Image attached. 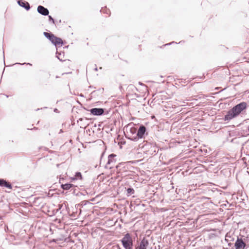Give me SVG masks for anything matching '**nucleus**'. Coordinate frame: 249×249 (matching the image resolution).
<instances>
[{
	"label": "nucleus",
	"instance_id": "20e7f679",
	"mask_svg": "<svg viewBox=\"0 0 249 249\" xmlns=\"http://www.w3.org/2000/svg\"><path fill=\"white\" fill-rule=\"evenodd\" d=\"M124 247L125 249H132L133 246L132 239L129 233L126 234L121 240Z\"/></svg>",
	"mask_w": 249,
	"mask_h": 249
},
{
	"label": "nucleus",
	"instance_id": "9d476101",
	"mask_svg": "<svg viewBox=\"0 0 249 249\" xmlns=\"http://www.w3.org/2000/svg\"><path fill=\"white\" fill-rule=\"evenodd\" d=\"M149 242L147 239L143 238L140 243L139 249H147Z\"/></svg>",
	"mask_w": 249,
	"mask_h": 249
},
{
	"label": "nucleus",
	"instance_id": "ddd939ff",
	"mask_svg": "<svg viewBox=\"0 0 249 249\" xmlns=\"http://www.w3.org/2000/svg\"><path fill=\"white\" fill-rule=\"evenodd\" d=\"M0 186L6 187L10 189H12L11 184L3 179H0Z\"/></svg>",
	"mask_w": 249,
	"mask_h": 249
},
{
	"label": "nucleus",
	"instance_id": "4468645a",
	"mask_svg": "<svg viewBox=\"0 0 249 249\" xmlns=\"http://www.w3.org/2000/svg\"><path fill=\"white\" fill-rule=\"evenodd\" d=\"M73 186V185L70 183H66L61 185V188L64 190H68Z\"/></svg>",
	"mask_w": 249,
	"mask_h": 249
},
{
	"label": "nucleus",
	"instance_id": "f257e3e1",
	"mask_svg": "<svg viewBox=\"0 0 249 249\" xmlns=\"http://www.w3.org/2000/svg\"><path fill=\"white\" fill-rule=\"evenodd\" d=\"M247 104L245 102H243L237 105L228 111L227 114L225 116V121H229L236 117L243 110H245L247 108Z\"/></svg>",
	"mask_w": 249,
	"mask_h": 249
},
{
	"label": "nucleus",
	"instance_id": "6ab92c4d",
	"mask_svg": "<svg viewBox=\"0 0 249 249\" xmlns=\"http://www.w3.org/2000/svg\"><path fill=\"white\" fill-rule=\"evenodd\" d=\"M249 131V129H248Z\"/></svg>",
	"mask_w": 249,
	"mask_h": 249
},
{
	"label": "nucleus",
	"instance_id": "dca6fc26",
	"mask_svg": "<svg viewBox=\"0 0 249 249\" xmlns=\"http://www.w3.org/2000/svg\"><path fill=\"white\" fill-rule=\"evenodd\" d=\"M78 178L80 179H82V178L81 174L80 172H77L76 173L75 176V178H74V179H78Z\"/></svg>",
	"mask_w": 249,
	"mask_h": 249
},
{
	"label": "nucleus",
	"instance_id": "2eb2a0df",
	"mask_svg": "<svg viewBox=\"0 0 249 249\" xmlns=\"http://www.w3.org/2000/svg\"><path fill=\"white\" fill-rule=\"evenodd\" d=\"M101 12L103 13L107 14L108 16H110L111 13L109 9H107V7L102 8L101 9Z\"/></svg>",
	"mask_w": 249,
	"mask_h": 249
},
{
	"label": "nucleus",
	"instance_id": "9b49d317",
	"mask_svg": "<svg viewBox=\"0 0 249 249\" xmlns=\"http://www.w3.org/2000/svg\"><path fill=\"white\" fill-rule=\"evenodd\" d=\"M146 131V128L144 126H141L137 132V136L139 138H142Z\"/></svg>",
	"mask_w": 249,
	"mask_h": 249
},
{
	"label": "nucleus",
	"instance_id": "7ed1b4c3",
	"mask_svg": "<svg viewBox=\"0 0 249 249\" xmlns=\"http://www.w3.org/2000/svg\"><path fill=\"white\" fill-rule=\"evenodd\" d=\"M44 36L55 45L56 47H60L63 44V41L60 38L55 36L54 35L47 32L44 33Z\"/></svg>",
	"mask_w": 249,
	"mask_h": 249
},
{
	"label": "nucleus",
	"instance_id": "f3484780",
	"mask_svg": "<svg viewBox=\"0 0 249 249\" xmlns=\"http://www.w3.org/2000/svg\"><path fill=\"white\" fill-rule=\"evenodd\" d=\"M49 18L50 20H52V21H53V22L54 23V20H53V19L51 17V16H49Z\"/></svg>",
	"mask_w": 249,
	"mask_h": 249
},
{
	"label": "nucleus",
	"instance_id": "1a4fd4ad",
	"mask_svg": "<svg viewBox=\"0 0 249 249\" xmlns=\"http://www.w3.org/2000/svg\"><path fill=\"white\" fill-rule=\"evenodd\" d=\"M37 11L40 14L46 16L49 14V11L47 9L45 8L42 6H38L37 7Z\"/></svg>",
	"mask_w": 249,
	"mask_h": 249
},
{
	"label": "nucleus",
	"instance_id": "6e6552de",
	"mask_svg": "<svg viewBox=\"0 0 249 249\" xmlns=\"http://www.w3.org/2000/svg\"><path fill=\"white\" fill-rule=\"evenodd\" d=\"M116 169L117 170V173L118 174L126 171L125 164L124 163H120L118 165H117Z\"/></svg>",
	"mask_w": 249,
	"mask_h": 249
},
{
	"label": "nucleus",
	"instance_id": "f8f14e48",
	"mask_svg": "<svg viewBox=\"0 0 249 249\" xmlns=\"http://www.w3.org/2000/svg\"><path fill=\"white\" fill-rule=\"evenodd\" d=\"M18 3L20 6L24 7L26 10H29L30 8L29 3L27 1L20 0L18 1Z\"/></svg>",
	"mask_w": 249,
	"mask_h": 249
},
{
	"label": "nucleus",
	"instance_id": "423d86ee",
	"mask_svg": "<svg viewBox=\"0 0 249 249\" xmlns=\"http://www.w3.org/2000/svg\"><path fill=\"white\" fill-rule=\"evenodd\" d=\"M116 156V155L114 154H112L108 156V161L107 164V166L109 168H111L112 167L110 166L109 165L111 164H113L116 162V160L114 158Z\"/></svg>",
	"mask_w": 249,
	"mask_h": 249
},
{
	"label": "nucleus",
	"instance_id": "39448f33",
	"mask_svg": "<svg viewBox=\"0 0 249 249\" xmlns=\"http://www.w3.org/2000/svg\"><path fill=\"white\" fill-rule=\"evenodd\" d=\"M246 244L243 242L242 239L238 238L235 243V247L236 249H244Z\"/></svg>",
	"mask_w": 249,
	"mask_h": 249
},
{
	"label": "nucleus",
	"instance_id": "a211bd4d",
	"mask_svg": "<svg viewBox=\"0 0 249 249\" xmlns=\"http://www.w3.org/2000/svg\"><path fill=\"white\" fill-rule=\"evenodd\" d=\"M129 190H131V189H130V188H129V189L127 190L128 192H129Z\"/></svg>",
	"mask_w": 249,
	"mask_h": 249
},
{
	"label": "nucleus",
	"instance_id": "0eeeda50",
	"mask_svg": "<svg viewBox=\"0 0 249 249\" xmlns=\"http://www.w3.org/2000/svg\"><path fill=\"white\" fill-rule=\"evenodd\" d=\"M104 109L102 108H94L90 110V112L94 115H101L104 113Z\"/></svg>",
	"mask_w": 249,
	"mask_h": 249
},
{
	"label": "nucleus",
	"instance_id": "f03ea898",
	"mask_svg": "<svg viewBox=\"0 0 249 249\" xmlns=\"http://www.w3.org/2000/svg\"><path fill=\"white\" fill-rule=\"evenodd\" d=\"M139 147L141 149L142 153L147 156L152 155L155 152L154 146L151 143L147 142L143 144H140Z\"/></svg>",
	"mask_w": 249,
	"mask_h": 249
}]
</instances>
